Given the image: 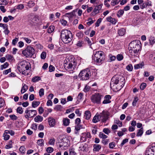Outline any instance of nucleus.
Listing matches in <instances>:
<instances>
[{
	"label": "nucleus",
	"instance_id": "1",
	"mask_svg": "<svg viewBox=\"0 0 155 155\" xmlns=\"http://www.w3.org/2000/svg\"><path fill=\"white\" fill-rule=\"evenodd\" d=\"M120 77H114L112 79L110 83V86L111 87H113L114 89L115 88L117 90L120 89L123 86L124 84V78L122 77L121 78Z\"/></svg>",
	"mask_w": 155,
	"mask_h": 155
},
{
	"label": "nucleus",
	"instance_id": "2",
	"mask_svg": "<svg viewBox=\"0 0 155 155\" xmlns=\"http://www.w3.org/2000/svg\"><path fill=\"white\" fill-rule=\"evenodd\" d=\"M72 33L70 30L65 29L61 31V38L64 43L68 44L72 40Z\"/></svg>",
	"mask_w": 155,
	"mask_h": 155
},
{
	"label": "nucleus",
	"instance_id": "3",
	"mask_svg": "<svg viewBox=\"0 0 155 155\" xmlns=\"http://www.w3.org/2000/svg\"><path fill=\"white\" fill-rule=\"evenodd\" d=\"M30 66V63L25 61H23L18 64V68L20 72H22V74H25V71L29 70Z\"/></svg>",
	"mask_w": 155,
	"mask_h": 155
},
{
	"label": "nucleus",
	"instance_id": "4",
	"mask_svg": "<svg viewBox=\"0 0 155 155\" xmlns=\"http://www.w3.org/2000/svg\"><path fill=\"white\" fill-rule=\"evenodd\" d=\"M104 52L101 51H97L92 56V59L98 64H100L104 60Z\"/></svg>",
	"mask_w": 155,
	"mask_h": 155
},
{
	"label": "nucleus",
	"instance_id": "5",
	"mask_svg": "<svg viewBox=\"0 0 155 155\" xmlns=\"http://www.w3.org/2000/svg\"><path fill=\"white\" fill-rule=\"evenodd\" d=\"M35 49L31 46H28L26 49L22 51V53L26 57H31L35 53Z\"/></svg>",
	"mask_w": 155,
	"mask_h": 155
},
{
	"label": "nucleus",
	"instance_id": "6",
	"mask_svg": "<svg viewBox=\"0 0 155 155\" xmlns=\"http://www.w3.org/2000/svg\"><path fill=\"white\" fill-rule=\"evenodd\" d=\"M76 66V63L74 59L71 61L67 62V63L64 64L65 69L67 71H73L75 69Z\"/></svg>",
	"mask_w": 155,
	"mask_h": 155
},
{
	"label": "nucleus",
	"instance_id": "7",
	"mask_svg": "<svg viewBox=\"0 0 155 155\" xmlns=\"http://www.w3.org/2000/svg\"><path fill=\"white\" fill-rule=\"evenodd\" d=\"M79 75L81 80H86L89 78L91 75V72L87 70H83L80 72Z\"/></svg>",
	"mask_w": 155,
	"mask_h": 155
},
{
	"label": "nucleus",
	"instance_id": "8",
	"mask_svg": "<svg viewBox=\"0 0 155 155\" xmlns=\"http://www.w3.org/2000/svg\"><path fill=\"white\" fill-rule=\"evenodd\" d=\"M102 96L98 93L92 96L91 100L92 102L94 103L100 104L101 99Z\"/></svg>",
	"mask_w": 155,
	"mask_h": 155
},
{
	"label": "nucleus",
	"instance_id": "9",
	"mask_svg": "<svg viewBox=\"0 0 155 155\" xmlns=\"http://www.w3.org/2000/svg\"><path fill=\"white\" fill-rule=\"evenodd\" d=\"M130 48L137 50L138 51L141 48L140 46L135 41L131 42L129 44Z\"/></svg>",
	"mask_w": 155,
	"mask_h": 155
},
{
	"label": "nucleus",
	"instance_id": "10",
	"mask_svg": "<svg viewBox=\"0 0 155 155\" xmlns=\"http://www.w3.org/2000/svg\"><path fill=\"white\" fill-rule=\"evenodd\" d=\"M68 140L66 138H63L59 142V145L60 147L62 146L66 147L68 144Z\"/></svg>",
	"mask_w": 155,
	"mask_h": 155
},
{
	"label": "nucleus",
	"instance_id": "11",
	"mask_svg": "<svg viewBox=\"0 0 155 155\" xmlns=\"http://www.w3.org/2000/svg\"><path fill=\"white\" fill-rule=\"evenodd\" d=\"M103 4H100L95 7L93 10V11L91 12V15H95L99 12V11L101 9Z\"/></svg>",
	"mask_w": 155,
	"mask_h": 155
},
{
	"label": "nucleus",
	"instance_id": "12",
	"mask_svg": "<svg viewBox=\"0 0 155 155\" xmlns=\"http://www.w3.org/2000/svg\"><path fill=\"white\" fill-rule=\"evenodd\" d=\"M111 98V97L110 95H106L104 97V100L103 101L102 103L104 104L110 103L111 102L110 100Z\"/></svg>",
	"mask_w": 155,
	"mask_h": 155
},
{
	"label": "nucleus",
	"instance_id": "13",
	"mask_svg": "<svg viewBox=\"0 0 155 155\" xmlns=\"http://www.w3.org/2000/svg\"><path fill=\"white\" fill-rule=\"evenodd\" d=\"M91 136L90 133L89 132L84 133L82 134V136L81 137V139L83 140V141L86 140V139L87 138H90Z\"/></svg>",
	"mask_w": 155,
	"mask_h": 155
},
{
	"label": "nucleus",
	"instance_id": "14",
	"mask_svg": "<svg viewBox=\"0 0 155 155\" xmlns=\"http://www.w3.org/2000/svg\"><path fill=\"white\" fill-rule=\"evenodd\" d=\"M49 125L51 127H54L55 124V120L52 117H50L48 120Z\"/></svg>",
	"mask_w": 155,
	"mask_h": 155
},
{
	"label": "nucleus",
	"instance_id": "15",
	"mask_svg": "<svg viewBox=\"0 0 155 155\" xmlns=\"http://www.w3.org/2000/svg\"><path fill=\"white\" fill-rule=\"evenodd\" d=\"M93 151H98L101 148V146L98 144H94L93 145Z\"/></svg>",
	"mask_w": 155,
	"mask_h": 155
},
{
	"label": "nucleus",
	"instance_id": "16",
	"mask_svg": "<svg viewBox=\"0 0 155 155\" xmlns=\"http://www.w3.org/2000/svg\"><path fill=\"white\" fill-rule=\"evenodd\" d=\"M129 50L130 53L132 56H134L135 54H137L138 52L139 51L137 50L133 49L131 48H130V49H129Z\"/></svg>",
	"mask_w": 155,
	"mask_h": 155
},
{
	"label": "nucleus",
	"instance_id": "17",
	"mask_svg": "<svg viewBox=\"0 0 155 155\" xmlns=\"http://www.w3.org/2000/svg\"><path fill=\"white\" fill-rule=\"evenodd\" d=\"M66 16L70 18H71L75 15V12L74 11L71 13H68L65 14Z\"/></svg>",
	"mask_w": 155,
	"mask_h": 155
},
{
	"label": "nucleus",
	"instance_id": "18",
	"mask_svg": "<svg viewBox=\"0 0 155 155\" xmlns=\"http://www.w3.org/2000/svg\"><path fill=\"white\" fill-rule=\"evenodd\" d=\"M56 140L53 137L51 138L48 142V144L51 145H54L55 142Z\"/></svg>",
	"mask_w": 155,
	"mask_h": 155
},
{
	"label": "nucleus",
	"instance_id": "19",
	"mask_svg": "<svg viewBox=\"0 0 155 155\" xmlns=\"http://www.w3.org/2000/svg\"><path fill=\"white\" fill-rule=\"evenodd\" d=\"M55 27L53 25H51L48 28V32L49 33H51L54 30Z\"/></svg>",
	"mask_w": 155,
	"mask_h": 155
},
{
	"label": "nucleus",
	"instance_id": "20",
	"mask_svg": "<svg viewBox=\"0 0 155 155\" xmlns=\"http://www.w3.org/2000/svg\"><path fill=\"white\" fill-rule=\"evenodd\" d=\"M150 44L151 45H153L155 43V38L154 37L151 36L149 38Z\"/></svg>",
	"mask_w": 155,
	"mask_h": 155
},
{
	"label": "nucleus",
	"instance_id": "21",
	"mask_svg": "<svg viewBox=\"0 0 155 155\" xmlns=\"http://www.w3.org/2000/svg\"><path fill=\"white\" fill-rule=\"evenodd\" d=\"M125 30L123 28L120 29L118 31V34L120 36L123 35L125 34Z\"/></svg>",
	"mask_w": 155,
	"mask_h": 155
},
{
	"label": "nucleus",
	"instance_id": "22",
	"mask_svg": "<svg viewBox=\"0 0 155 155\" xmlns=\"http://www.w3.org/2000/svg\"><path fill=\"white\" fill-rule=\"evenodd\" d=\"M154 150H155L154 149H150L148 150H147L146 152V154H147V155H154V153H149L150 152H152L154 153Z\"/></svg>",
	"mask_w": 155,
	"mask_h": 155
},
{
	"label": "nucleus",
	"instance_id": "23",
	"mask_svg": "<svg viewBox=\"0 0 155 155\" xmlns=\"http://www.w3.org/2000/svg\"><path fill=\"white\" fill-rule=\"evenodd\" d=\"M69 155H76V153L74 151V149L73 148H71L69 150Z\"/></svg>",
	"mask_w": 155,
	"mask_h": 155
},
{
	"label": "nucleus",
	"instance_id": "24",
	"mask_svg": "<svg viewBox=\"0 0 155 155\" xmlns=\"http://www.w3.org/2000/svg\"><path fill=\"white\" fill-rule=\"evenodd\" d=\"M37 111L36 110H30L29 114V116H34L37 114Z\"/></svg>",
	"mask_w": 155,
	"mask_h": 155
},
{
	"label": "nucleus",
	"instance_id": "25",
	"mask_svg": "<svg viewBox=\"0 0 155 155\" xmlns=\"http://www.w3.org/2000/svg\"><path fill=\"white\" fill-rule=\"evenodd\" d=\"M63 123L64 125L68 126L70 123V120L68 118H64L63 120Z\"/></svg>",
	"mask_w": 155,
	"mask_h": 155
},
{
	"label": "nucleus",
	"instance_id": "26",
	"mask_svg": "<svg viewBox=\"0 0 155 155\" xmlns=\"http://www.w3.org/2000/svg\"><path fill=\"white\" fill-rule=\"evenodd\" d=\"M27 89L28 86L26 84H24V85L23 86L22 89L21 90V93L22 94L24 93L26 91Z\"/></svg>",
	"mask_w": 155,
	"mask_h": 155
},
{
	"label": "nucleus",
	"instance_id": "27",
	"mask_svg": "<svg viewBox=\"0 0 155 155\" xmlns=\"http://www.w3.org/2000/svg\"><path fill=\"white\" fill-rule=\"evenodd\" d=\"M40 104V102L39 101H34L32 102V106L33 107L35 108L38 106Z\"/></svg>",
	"mask_w": 155,
	"mask_h": 155
},
{
	"label": "nucleus",
	"instance_id": "28",
	"mask_svg": "<svg viewBox=\"0 0 155 155\" xmlns=\"http://www.w3.org/2000/svg\"><path fill=\"white\" fill-rule=\"evenodd\" d=\"M63 109V107L61 105H57L54 108V109L56 111H61Z\"/></svg>",
	"mask_w": 155,
	"mask_h": 155
},
{
	"label": "nucleus",
	"instance_id": "29",
	"mask_svg": "<svg viewBox=\"0 0 155 155\" xmlns=\"http://www.w3.org/2000/svg\"><path fill=\"white\" fill-rule=\"evenodd\" d=\"M41 79V78L39 76H35L32 78V81L34 82H35L38 81Z\"/></svg>",
	"mask_w": 155,
	"mask_h": 155
},
{
	"label": "nucleus",
	"instance_id": "30",
	"mask_svg": "<svg viewBox=\"0 0 155 155\" xmlns=\"http://www.w3.org/2000/svg\"><path fill=\"white\" fill-rule=\"evenodd\" d=\"M120 1V0H112L111 3V5L112 6H114L117 5Z\"/></svg>",
	"mask_w": 155,
	"mask_h": 155
},
{
	"label": "nucleus",
	"instance_id": "31",
	"mask_svg": "<svg viewBox=\"0 0 155 155\" xmlns=\"http://www.w3.org/2000/svg\"><path fill=\"white\" fill-rule=\"evenodd\" d=\"M144 65L143 63H142L140 64H137L134 65V67L135 69H137L140 68H142Z\"/></svg>",
	"mask_w": 155,
	"mask_h": 155
},
{
	"label": "nucleus",
	"instance_id": "32",
	"mask_svg": "<svg viewBox=\"0 0 155 155\" xmlns=\"http://www.w3.org/2000/svg\"><path fill=\"white\" fill-rule=\"evenodd\" d=\"M143 128H141L138 130V131L137 133V136H141L143 134Z\"/></svg>",
	"mask_w": 155,
	"mask_h": 155
},
{
	"label": "nucleus",
	"instance_id": "33",
	"mask_svg": "<svg viewBox=\"0 0 155 155\" xmlns=\"http://www.w3.org/2000/svg\"><path fill=\"white\" fill-rule=\"evenodd\" d=\"M101 115L102 116H108L110 115V113L107 111L104 110L101 113Z\"/></svg>",
	"mask_w": 155,
	"mask_h": 155
},
{
	"label": "nucleus",
	"instance_id": "34",
	"mask_svg": "<svg viewBox=\"0 0 155 155\" xmlns=\"http://www.w3.org/2000/svg\"><path fill=\"white\" fill-rule=\"evenodd\" d=\"M83 94L82 93H80L77 97V101L79 102L82 100V98L83 97Z\"/></svg>",
	"mask_w": 155,
	"mask_h": 155
},
{
	"label": "nucleus",
	"instance_id": "35",
	"mask_svg": "<svg viewBox=\"0 0 155 155\" xmlns=\"http://www.w3.org/2000/svg\"><path fill=\"white\" fill-rule=\"evenodd\" d=\"M124 13V11L122 10H119L117 12V15L118 17H121Z\"/></svg>",
	"mask_w": 155,
	"mask_h": 155
},
{
	"label": "nucleus",
	"instance_id": "36",
	"mask_svg": "<svg viewBox=\"0 0 155 155\" xmlns=\"http://www.w3.org/2000/svg\"><path fill=\"white\" fill-rule=\"evenodd\" d=\"M99 136L100 138L102 139H105L107 137V136L104 134L102 132H100L99 134Z\"/></svg>",
	"mask_w": 155,
	"mask_h": 155
},
{
	"label": "nucleus",
	"instance_id": "37",
	"mask_svg": "<svg viewBox=\"0 0 155 155\" xmlns=\"http://www.w3.org/2000/svg\"><path fill=\"white\" fill-rule=\"evenodd\" d=\"M8 3V2L7 0H0V5H6Z\"/></svg>",
	"mask_w": 155,
	"mask_h": 155
},
{
	"label": "nucleus",
	"instance_id": "38",
	"mask_svg": "<svg viewBox=\"0 0 155 155\" xmlns=\"http://www.w3.org/2000/svg\"><path fill=\"white\" fill-rule=\"evenodd\" d=\"M36 122H41L43 120L42 117H35L34 119Z\"/></svg>",
	"mask_w": 155,
	"mask_h": 155
},
{
	"label": "nucleus",
	"instance_id": "39",
	"mask_svg": "<svg viewBox=\"0 0 155 155\" xmlns=\"http://www.w3.org/2000/svg\"><path fill=\"white\" fill-rule=\"evenodd\" d=\"M138 100V98L137 97H135L134 98V100L132 102V105L133 106H135L136 105L137 102Z\"/></svg>",
	"mask_w": 155,
	"mask_h": 155
},
{
	"label": "nucleus",
	"instance_id": "40",
	"mask_svg": "<svg viewBox=\"0 0 155 155\" xmlns=\"http://www.w3.org/2000/svg\"><path fill=\"white\" fill-rule=\"evenodd\" d=\"M100 118H99V117H94L92 120L93 122L94 123H96L100 120Z\"/></svg>",
	"mask_w": 155,
	"mask_h": 155
},
{
	"label": "nucleus",
	"instance_id": "41",
	"mask_svg": "<svg viewBox=\"0 0 155 155\" xmlns=\"http://www.w3.org/2000/svg\"><path fill=\"white\" fill-rule=\"evenodd\" d=\"M9 65L8 63L6 62L3 65H1V69L2 70L3 69H5L7 68Z\"/></svg>",
	"mask_w": 155,
	"mask_h": 155
},
{
	"label": "nucleus",
	"instance_id": "42",
	"mask_svg": "<svg viewBox=\"0 0 155 155\" xmlns=\"http://www.w3.org/2000/svg\"><path fill=\"white\" fill-rule=\"evenodd\" d=\"M117 58L118 61H120L123 59V56L121 54H119L117 55Z\"/></svg>",
	"mask_w": 155,
	"mask_h": 155
},
{
	"label": "nucleus",
	"instance_id": "43",
	"mask_svg": "<svg viewBox=\"0 0 155 155\" xmlns=\"http://www.w3.org/2000/svg\"><path fill=\"white\" fill-rule=\"evenodd\" d=\"M23 111L22 109V108L21 107H18L17 109V112L18 113L21 114L23 113Z\"/></svg>",
	"mask_w": 155,
	"mask_h": 155
},
{
	"label": "nucleus",
	"instance_id": "44",
	"mask_svg": "<svg viewBox=\"0 0 155 155\" xmlns=\"http://www.w3.org/2000/svg\"><path fill=\"white\" fill-rule=\"evenodd\" d=\"M148 3L145 2L143 3L142 5H140V8L141 9H143L144 8H145L147 7V4H148Z\"/></svg>",
	"mask_w": 155,
	"mask_h": 155
},
{
	"label": "nucleus",
	"instance_id": "45",
	"mask_svg": "<svg viewBox=\"0 0 155 155\" xmlns=\"http://www.w3.org/2000/svg\"><path fill=\"white\" fill-rule=\"evenodd\" d=\"M44 90L43 88L41 89L39 91V95L40 97H42L44 95Z\"/></svg>",
	"mask_w": 155,
	"mask_h": 155
},
{
	"label": "nucleus",
	"instance_id": "46",
	"mask_svg": "<svg viewBox=\"0 0 155 155\" xmlns=\"http://www.w3.org/2000/svg\"><path fill=\"white\" fill-rule=\"evenodd\" d=\"M127 69L129 71H131L133 69V67L131 64L128 65L126 67Z\"/></svg>",
	"mask_w": 155,
	"mask_h": 155
},
{
	"label": "nucleus",
	"instance_id": "47",
	"mask_svg": "<svg viewBox=\"0 0 155 155\" xmlns=\"http://www.w3.org/2000/svg\"><path fill=\"white\" fill-rule=\"evenodd\" d=\"M54 150L53 148L51 147H48L46 149V151L48 153H51L53 152Z\"/></svg>",
	"mask_w": 155,
	"mask_h": 155
},
{
	"label": "nucleus",
	"instance_id": "48",
	"mask_svg": "<svg viewBox=\"0 0 155 155\" xmlns=\"http://www.w3.org/2000/svg\"><path fill=\"white\" fill-rule=\"evenodd\" d=\"M46 54L45 51L43 52L41 55V58L43 59H45L46 58Z\"/></svg>",
	"mask_w": 155,
	"mask_h": 155
},
{
	"label": "nucleus",
	"instance_id": "49",
	"mask_svg": "<svg viewBox=\"0 0 155 155\" xmlns=\"http://www.w3.org/2000/svg\"><path fill=\"white\" fill-rule=\"evenodd\" d=\"M91 114L90 111L89 110L86 111L84 113V116H91Z\"/></svg>",
	"mask_w": 155,
	"mask_h": 155
},
{
	"label": "nucleus",
	"instance_id": "50",
	"mask_svg": "<svg viewBox=\"0 0 155 155\" xmlns=\"http://www.w3.org/2000/svg\"><path fill=\"white\" fill-rule=\"evenodd\" d=\"M147 84L145 83H142L140 86V89L143 90L146 87Z\"/></svg>",
	"mask_w": 155,
	"mask_h": 155
},
{
	"label": "nucleus",
	"instance_id": "51",
	"mask_svg": "<svg viewBox=\"0 0 155 155\" xmlns=\"http://www.w3.org/2000/svg\"><path fill=\"white\" fill-rule=\"evenodd\" d=\"M5 104V102L3 99L0 98V108L2 107Z\"/></svg>",
	"mask_w": 155,
	"mask_h": 155
},
{
	"label": "nucleus",
	"instance_id": "52",
	"mask_svg": "<svg viewBox=\"0 0 155 155\" xmlns=\"http://www.w3.org/2000/svg\"><path fill=\"white\" fill-rule=\"evenodd\" d=\"M25 150V148L24 146H21L19 148V150L21 153H24Z\"/></svg>",
	"mask_w": 155,
	"mask_h": 155
},
{
	"label": "nucleus",
	"instance_id": "53",
	"mask_svg": "<svg viewBox=\"0 0 155 155\" xmlns=\"http://www.w3.org/2000/svg\"><path fill=\"white\" fill-rule=\"evenodd\" d=\"M24 8V5L22 4H20L17 6L16 9H17L21 10Z\"/></svg>",
	"mask_w": 155,
	"mask_h": 155
},
{
	"label": "nucleus",
	"instance_id": "54",
	"mask_svg": "<svg viewBox=\"0 0 155 155\" xmlns=\"http://www.w3.org/2000/svg\"><path fill=\"white\" fill-rule=\"evenodd\" d=\"M103 131L107 134H108L110 132L109 129L106 128H104L103 129Z\"/></svg>",
	"mask_w": 155,
	"mask_h": 155
},
{
	"label": "nucleus",
	"instance_id": "55",
	"mask_svg": "<svg viewBox=\"0 0 155 155\" xmlns=\"http://www.w3.org/2000/svg\"><path fill=\"white\" fill-rule=\"evenodd\" d=\"M88 21H89L87 23V24L88 25H90L93 24L94 21L92 20V18H89L88 19Z\"/></svg>",
	"mask_w": 155,
	"mask_h": 155
},
{
	"label": "nucleus",
	"instance_id": "56",
	"mask_svg": "<svg viewBox=\"0 0 155 155\" xmlns=\"http://www.w3.org/2000/svg\"><path fill=\"white\" fill-rule=\"evenodd\" d=\"M3 137H4V140H8L10 137V136L9 135L4 134H3Z\"/></svg>",
	"mask_w": 155,
	"mask_h": 155
},
{
	"label": "nucleus",
	"instance_id": "57",
	"mask_svg": "<svg viewBox=\"0 0 155 155\" xmlns=\"http://www.w3.org/2000/svg\"><path fill=\"white\" fill-rule=\"evenodd\" d=\"M85 41L87 42V44L91 46L94 43H92L91 41L90 40L89 38L88 37H86L85 39Z\"/></svg>",
	"mask_w": 155,
	"mask_h": 155
},
{
	"label": "nucleus",
	"instance_id": "58",
	"mask_svg": "<svg viewBox=\"0 0 155 155\" xmlns=\"http://www.w3.org/2000/svg\"><path fill=\"white\" fill-rule=\"evenodd\" d=\"M37 125L36 124H33L31 127V128L34 130H36L37 129Z\"/></svg>",
	"mask_w": 155,
	"mask_h": 155
},
{
	"label": "nucleus",
	"instance_id": "59",
	"mask_svg": "<svg viewBox=\"0 0 155 155\" xmlns=\"http://www.w3.org/2000/svg\"><path fill=\"white\" fill-rule=\"evenodd\" d=\"M97 127L96 126H95L93 127V129L92 130V133L94 134H96L97 131Z\"/></svg>",
	"mask_w": 155,
	"mask_h": 155
},
{
	"label": "nucleus",
	"instance_id": "60",
	"mask_svg": "<svg viewBox=\"0 0 155 155\" xmlns=\"http://www.w3.org/2000/svg\"><path fill=\"white\" fill-rule=\"evenodd\" d=\"M102 21V18H99L96 21L95 25L96 26L98 27L99 26V24Z\"/></svg>",
	"mask_w": 155,
	"mask_h": 155
},
{
	"label": "nucleus",
	"instance_id": "61",
	"mask_svg": "<svg viewBox=\"0 0 155 155\" xmlns=\"http://www.w3.org/2000/svg\"><path fill=\"white\" fill-rule=\"evenodd\" d=\"M114 123L118 124L119 127H121L122 126V123L118 120H116L114 121Z\"/></svg>",
	"mask_w": 155,
	"mask_h": 155
},
{
	"label": "nucleus",
	"instance_id": "62",
	"mask_svg": "<svg viewBox=\"0 0 155 155\" xmlns=\"http://www.w3.org/2000/svg\"><path fill=\"white\" fill-rule=\"evenodd\" d=\"M61 23L63 25L65 26L67 23V21L64 19H62L60 20Z\"/></svg>",
	"mask_w": 155,
	"mask_h": 155
},
{
	"label": "nucleus",
	"instance_id": "63",
	"mask_svg": "<svg viewBox=\"0 0 155 155\" xmlns=\"http://www.w3.org/2000/svg\"><path fill=\"white\" fill-rule=\"evenodd\" d=\"M115 146V143L114 142L110 143L109 144V147L110 148H113Z\"/></svg>",
	"mask_w": 155,
	"mask_h": 155
},
{
	"label": "nucleus",
	"instance_id": "64",
	"mask_svg": "<svg viewBox=\"0 0 155 155\" xmlns=\"http://www.w3.org/2000/svg\"><path fill=\"white\" fill-rule=\"evenodd\" d=\"M76 36L79 38H81L83 37V33L81 32H79L76 33Z\"/></svg>",
	"mask_w": 155,
	"mask_h": 155
}]
</instances>
